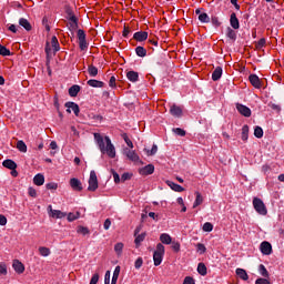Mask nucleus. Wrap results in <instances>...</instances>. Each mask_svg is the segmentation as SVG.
Masks as SVG:
<instances>
[{"instance_id": "31", "label": "nucleus", "mask_w": 284, "mask_h": 284, "mask_svg": "<svg viewBox=\"0 0 284 284\" xmlns=\"http://www.w3.org/2000/svg\"><path fill=\"white\" fill-rule=\"evenodd\" d=\"M72 20H70V30L71 32H74V30H79V18H71Z\"/></svg>"}, {"instance_id": "2", "label": "nucleus", "mask_w": 284, "mask_h": 284, "mask_svg": "<svg viewBox=\"0 0 284 284\" xmlns=\"http://www.w3.org/2000/svg\"><path fill=\"white\" fill-rule=\"evenodd\" d=\"M164 254H165V246H163V244L159 243L156 245V250L153 253V263H154L155 267H159V265H161V263H163Z\"/></svg>"}, {"instance_id": "8", "label": "nucleus", "mask_w": 284, "mask_h": 284, "mask_svg": "<svg viewBox=\"0 0 284 284\" xmlns=\"http://www.w3.org/2000/svg\"><path fill=\"white\" fill-rule=\"evenodd\" d=\"M236 110H237V112H240V114H242V116H246V118L252 116V110L246 105L237 103Z\"/></svg>"}, {"instance_id": "29", "label": "nucleus", "mask_w": 284, "mask_h": 284, "mask_svg": "<svg viewBox=\"0 0 284 284\" xmlns=\"http://www.w3.org/2000/svg\"><path fill=\"white\" fill-rule=\"evenodd\" d=\"M79 92H81V87L78 84H73L70 89H69V94L71 97H77L79 94Z\"/></svg>"}, {"instance_id": "52", "label": "nucleus", "mask_w": 284, "mask_h": 284, "mask_svg": "<svg viewBox=\"0 0 284 284\" xmlns=\"http://www.w3.org/2000/svg\"><path fill=\"white\" fill-rule=\"evenodd\" d=\"M174 134H176L178 136H185V130L181 129V128H175L173 129Z\"/></svg>"}, {"instance_id": "1", "label": "nucleus", "mask_w": 284, "mask_h": 284, "mask_svg": "<svg viewBox=\"0 0 284 284\" xmlns=\"http://www.w3.org/2000/svg\"><path fill=\"white\" fill-rule=\"evenodd\" d=\"M94 141L99 146L101 154H108L109 159H114V156H116V149L114 148V144H112L110 136L103 139L101 133H94Z\"/></svg>"}, {"instance_id": "53", "label": "nucleus", "mask_w": 284, "mask_h": 284, "mask_svg": "<svg viewBox=\"0 0 284 284\" xmlns=\"http://www.w3.org/2000/svg\"><path fill=\"white\" fill-rule=\"evenodd\" d=\"M132 32V30H130V27L124 26L123 31H122V37H124L125 39H128V37H130V33Z\"/></svg>"}, {"instance_id": "59", "label": "nucleus", "mask_w": 284, "mask_h": 284, "mask_svg": "<svg viewBox=\"0 0 284 284\" xmlns=\"http://www.w3.org/2000/svg\"><path fill=\"white\" fill-rule=\"evenodd\" d=\"M255 284H272V282L267 278L260 277L255 281Z\"/></svg>"}, {"instance_id": "23", "label": "nucleus", "mask_w": 284, "mask_h": 284, "mask_svg": "<svg viewBox=\"0 0 284 284\" xmlns=\"http://www.w3.org/2000/svg\"><path fill=\"white\" fill-rule=\"evenodd\" d=\"M19 26H21V28H24L27 32H30V30H32V24H30V21H28V19L26 18L19 19Z\"/></svg>"}, {"instance_id": "45", "label": "nucleus", "mask_w": 284, "mask_h": 284, "mask_svg": "<svg viewBox=\"0 0 284 284\" xmlns=\"http://www.w3.org/2000/svg\"><path fill=\"white\" fill-rule=\"evenodd\" d=\"M254 136H256V139H263V128L255 126Z\"/></svg>"}, {"instance_id": "32", "label": "nucleus", "mask_w": 284, "mask_h": 284, "mask_svg": "<svg viewBox=\"0 0 284 284\" xmlns=\"http://www.w3.org/2000/svg\"><path fill=\"white\" fill-rule=\"evenodd\" d=\"M17 150H19V152H28V145L26 144V142H23V140H19L17 142Z\"/></svg>"}, {"instance_id": "5", "label": "nucleus", "mask_w": 284, "mask_h": 284, "mask_svg": "<svg viewBox=\"0 0 284 284\" xmlns=\"http://www.w3.org/2000/svg\"><path fill=\"white\" fill-rule=\"evenodd\" d=\"M85 31L82 29L78 30L79 48L84 51L88 50V40L85 39Z\"/></svg>"}, {"instance_id": "40", "label": "nucleus", "mask_w": 284, "mask_h": 284, "mask_svg": "<svg viewBox=\"0 0 284 284\" xmlns=\"http://www.w3.org/2000/svg\"><path fill=\"white\" fill-rule=\"evenodd\" d=\"M197 19H199V21H201V23H210V16H207V13H205V12L200 13Z\"/></svg>"}, {"instance_id": "36", "label": "nucleus", "mask_w": 284, "mask_h": 284, "mask_svg": "<svg viewBox=\"0 0 284 284\" xmlns=\"http://www.w3.org/2000/svg\"><path fill=\"white\" fill-rule=\"evenodd\" d=\"M226 37L232 41H236V31H234V29H231L230 27L226 28Z\"/></svg>"}, {"instance_id": "50", "label": "nucleus", "mask_w": 284, "mask_h": 284, "mask_svg": "<svg viewBox=\"0 0 284 284\" xmlns=\"http://www.w3.org/2000/svg\"><path fill=\"white\" fill-rule=\"evenodd\" d=\"M135 270H141L143 267V257H138L135 263H134Z\"/></svg>"}, {"instance_id": "20", "label": "nucleus", "mask_w": 284, "mask_h": 284, "mask_svg": "<svg viewBox=\"0 0 284 284\" xmlns=\"http://www.w3.org/2000/svg\"><path fill=\"white\" fill-rule=\"evenodd\" d=\"M3 168L7 170H17V162L14 160L7 159L2 162Z\"/></svg>"}, {"instance_id": "13", "label": "nucleus", "mask_w": 284, "mask_h": 284, "mask_svg": "<svg viewBox=\"0 0 284 284\" xmlns=\"http://www.w3.org/2000/svg\"><path fill=\"white\" fill-rule=\"evenodd\" d=\"M134 41H139L140 43L143 41H148V31H138L133 34Z\"/></svg>"}, {"instance_id": "48", "label": "nucleus", "mask_w": 284, "mask_h": 284, "mask_svg": "<svg viewBox=\"0 0 284 284\" xmlns=\"http://www.w3.org/2000/svg\"><path fill=\"white\" fill-rule=\"evenodd\" d=\"M211 23L215 28H220V26H221V21L219 20V17H216V16H211Z\"/></svg>"}, {"instance_id": "43", "label": "nucleus", "mask_w": 284, "mask_h": 284, "mask_svg": "<svg viewBox=\"0 0 284 284\" xmlns=\"http://www.w3.org/2000/svg\"><path fill=\"white\" fill-rule=\"evenodd\" d=\"M122 139L125 141L126 145L130 148V150L134 149V143H132V140L128 136L126 133L122 134Z\"/></svg>"}, {"instance_id": "63", "label": "nucleus", "mask_w": 284, "mask_h": 284, "mask_svg": "<svg viewBox=\"0 0 284 284\" xmlns=\"http://www.w3.org/2000/svg\"><path fill=\"white\" fill-rule=\"evenodd\" d=\"M183 284H196V283L194 282V278H193V277L186 276V277L184 278Z\"/></svg>"}, {"instance_id": "57", "label": "nucleus", "mask_w": 284, "mask_h": 284, "mask_svg": "<svg viewBox=\"0 0 284 284\" xmlns=\"http://www.w3.org/2000/svg\"><path fill=\"white\" fill-rule=\"evenodd\" d=\"M114 251L116 252V254H121V252H123V243H116L114 245Z\"/></svg>"}, {"instance_id": "58", "label": "nucleus", "mask_w": 284, "mask_h": 284, "mask_svg": "<svg viewBox=\"0 0 284 284\" xmlns=\"http://www.w3.org/2000/svg\"><path fill=\"white\" fill-rule=\"evenodd\" d=\"M266 41H265V38H261L257 43H256V49L257 50H261V48H264Z\"/></svg>"}, {"instance_id": "4", "label": "nucleus", "mask_w": 284, "mask_h": 284, "mask_svg": "<svg viewBox=\"0 0 284 284\" xmlns=\"http://www.w3.org/2000/svg\"><path fill=\"white\" fill-rule=\"evenodd\" d=\"M88 190L89 192H97L99 190V179L97 178L95 171L90 172Z\"/></svg>"}, {"instance_id": "11", "label": "nucleus", "mask_w": 284, "mask_h": 284, "mask_svg": "<svg viewBox=\"0 0 284 284\" xmlns=\"http://www.w3.org/2000/svg\"><path fill=\"white\" fill-rule=\"evenodd\" d=\"M248 80H250V83L253 85V88H256L257 90H261V88L263 87L261 84V79L256 74H251L248 77Z\"/></svg>"}, {"instance_id": "15", "label": "nucleus", "mask_w": 284, "mask_h": 284, "mask_svg": "<svg viewBox=\"0 0 284 284\" xmlns=\"http://www.w3.org/2000/svg\"><path fill=\"white\" fill-rule=\"evenodd\" d=\"M70 185H71L72 190H75V192H81V190H83L81 181L77 178H72L70 180Z\"/></svg>"}, {"instance_id": "18", "label": "nucleus", "mask_w": 284, "mask_h": 284, "mask_svg": "<svg viewBox=\"0 0 284 284\" xmlns=\"http://www.w3.org/2000/svg\"><path fill=\"white\" fill-rule=\"evenodd\" d=\"M166 185L173 190V192H185V189L170 180L166 181Z\"/></svg>"}, {"instance_id": "64", "label": "nucleus", "mask_w": 284, "mask_h": 284, "mask_svg": "<svg viewBox=\"0 0 284 284\" xmlns=\"http://www.w3.org/2000/svg\"><path fill=\"white\" fill-rule=\"evenodd\" d=\"M104 284H110V271H106L104 275Z\"/></svg>"}, {"instance_id": "42", "label": "nucleus", "mask_w": 284, "mask_h": 284, "mask_svg": "<svg viewBox=\"0 0 284 284\" xmlns=\"http://www.w3.org/2000/svg\"><path fill=\"white\" fill-rule=\"evenodd\" d=\"M195 194H196V197L193 203V207H199V205L203 203V196L199 192H196Z\"/></svg>"}, {"instance_id": "28", "label": "nucleus", "mask_w": 284, "mask_h": 284, "mask_svg": "<svg viewBox=\"0 0 284 284\" xmlns=\"http://www.w3.org/2000/svg\"><path fill=\"white\" fill-rule=\"evenodd\" d=\"M135 54L143 59L144 57H148V50L142 45H139L135 48Z\"/></svg>"}, {"instance_id": "16", "label": "nucleus", "mask_w": 284, "mask_h": 284, "mask_svg": "<svg viewBox=\"0 0 284 284\" xmlns=\"http://www.w3.org/2000/svg\"><path fill=\"white\" fill-rule=\"evenodd\" d=\"M170 114H172V116H176L178 119H180V116H183V110L181 109V106L173 104L170 109Z\"/></svg>"}, {"instance_id": "25", "label": "nucleus", "mask_w": 284, "mask_h": 284, "mask_svg": "<svg viewBox=\"0 0 284 284\" xmlns=\"http://www.w3.org/2000/svg\"><path fill=\"white\" fill-rule=\"evenodd\" d=\"M126 78L129 79V81H131V83H136V81H139V72L129 71L126 73Z\"/></svg>"}, {"instance_id": "3", "label": "nucleus", "mask_w": 284, "mask_h": 284, "mask_svg": "<svg viewBox=\"0 0 284 284\" xmlns=\"http://www.w3.org/2000/svg\"><path fill=\"white\" fill-rule=\"evenodd\" d=\"M253 207L257 214H261V216H267V206H265V203L263 200L258 197L253 199Z\"/></svg>"}, {"instance_id": "14", "label": "nucleus", "mask_w": 284, "mask_h": 284, "mask_svg": "<svg viewBox=\"0 0 284 284\" xmlns=\"http://www.w3.org/2000/svg\"><path fill=\"white\" fill-rule=\"evenodd\" d=\"M12 267L17 274H23L26 272V266L19 260L13 261Z\"/></svg>"}, {"instance_id": "55", "label": "nucleus", "mask_w": 284, "mask_h": 284, "mask_svg": "<svg viewBox=\"0 0 284 284\" xmlns=\"http://www.w3.org/2000/svg\"><path fill=\"white\" fill-rule=\"evenodd\" d=\"M28 194H29V196H31L32 199H37V190H36L34 187L30 186V187L28 189Z\"/></svg>"}, {"instance_id": "19", "label": "nucleus", "mask_w": 284, "mask_h": 284, "mask_svg": "<svg viewBox=\"0 0 284 284\" xmlns=\"http://www.w3.org/2000/svg\"><path fill=\"white\" fill-rule=\"evenodd\" d=\"M87 85H89L90 88H103L105 83L103 81L91 79L87 81Z\"/></svg>"}, {"instance_id": "46", "label": "nucleus", "mask_w": 284, "mask_h": 284, "mask_svg": "<svg viewBox=\"0 0 284 284\" xmlns=\"http://www.w3.org/2000/svg\"><path fill=\"white\" fill-rule=\"evenodd\" d=\"M77 232L78 234H82V236H87V234H90V229L85 226H79Z\"/></svg>"}, {"instance_id": "60", "label": "nucleus", "mask_w": 284, "mask_h": 284, "mask_svg": "<svg viewBox=\"0 0 284 284\" xmlns=\"http://www.w3.org/2000/svg\"><path fill=\"white\" fill-rule=\"evenodd\" d=\"M268 106L272 109V110H275V112H281V105L276 104V103H268Z\"/></svg>"}, {"instance_id": "12", "label": "nucleus", "mask_w": 284, "mask_h": 284, "mask_svg": "<svg viewBox=\"0 0 284 284\" xmlns=\"http://www.w3.org/2000/svg\"><path fill=\"white\" fill-rule=\"evenodd\" d=\"M230 26L233 28V30H239V28H241V22L239 21L235 12L231 13Z\"/></svg>"}, {"instance_id": "26", "label": "nucleus", "mask_w": 284, "mask_h": 284, "mask_svg": "<svg viewBox=\"0 0 284 284\" xmlns=\"http://www.w3.org/2000/svg\"><path fill=\"white\" fill-rule=\"evenodd\" d=\"M160 241L164 245H170V244H172V236H170V234H168V233H162L160 235Z\"/></svg>"}, {"instance_id": "37", "label": "nucleus", "mask_w": 284, "mask_h": 284, "mask_svg": "<svg viewBox=\"0 0 284 284\" xmlns=\"http://www.w3.org/2000/svg\"><path fill=\"white\" fill-rule=\"evenodd\" d=\"M250 134V126L247 124L242 128V141H247Z\"/></svg>"}, {"instance_id": "62", "label": "nucleus", "mask_w": 284, "mask_h": 284, "mask_svg": "<svg viewBox=\"0 0 284 284\" xmlns=\"http://www.w3.org/2000/svg\"><path fill=\"white\" fill-rule=\"evenodd\" d=\"M99 283V273H95L92 275L90 284H97Z\"/></svg>"}, {"instance_id": "21", "label": "nucleus", "mask_w": 284, "mask_h": 284, "mask_svg": "<svg viewBox=\"0 0 284 284\" xmlns=\"http://www.w3.org/2000/svg\"><path fill=\"white\" fill-rule=\"evenodd\" d=\"M223 77V68L216 67L212 73V81H219Z\"/></svg>"}, {"instance_id": "7", "label": "nucleus", "mask_w": 284, "mask_h": 284, "mask_svg": "<svg viewBox=\"0 0 284 284\" xmlns=\"http://www.w3.org/2000/svg\"><path fill=\"white\" fill-rule=\"evenodd\" d=\"M64 108H67L68 114H75V116H79V113L81 112V109L79 108V104L75 102H65Z\"/></svg>"}, {"instance_id": "61", "label": "nucleus", "mask_w": 284, "mask_h": 284, "mask_svg": "<svg viewBox=\"0 0 284 284\" xmlns=\"http://www.w3.org/2000/svg\"><path fill=\"white\" fill-rule=\"evenodd\" d=\"M47 190H57V187H59V185L54 182H50L45 185Z\"/></svg>"}, {"instance_id": "33", "label": "nucleus", "mask_w": 284, "mask_h": 284, "mask_svg": "<svg viewBox=\"0 0 284 284\" xmlns=\"http://www.w3.org/2000/svg\"><path fill=\"white\" fill-rule=\"evenodd\" d=\"M88 72L90 77H97L99 74V68L94 67L93 64L88 65Z\"/></svg>"}, {"instance_id": "30", "label": "nucleus", "mask_w": 284, "mask_h": 284, "mask_svg": "<svg viewBox=\"0 0 284 284\" xmlns=\"http://www.w3.org/2000/svg\"><path fill=\"white\" fill-rule=\"evenodd\" d=\"M51 45L53 48V52H59V50H61V47L59 45V39H57V36H53L51 38Z\"/></svg>"}, {"instance_id": "44", "label": "nucleus", "mask_w": 284, "mask_h": 284, "mask_svg": "<svg viewBox=\"0 0 284 284\" xmlns=\"http://www.w3.org/2000/svg\"><path fill=\"white\" fill-rule=\"evenodd\" d=\"M38 250H39L40 256H48L49 254H51L49 247L40 246Z\"/></svg>"}, {"instance_id": "22", "label": "nucleus", "mask_w": 284, "mask_h": 284, "mask_svg": "<svg viewBox=\"0 0 284 284\" xmlns=\"http://www.w3.org/2000/svg\"><path fill=\"white\" fill-rule=\"evenodd\" d=\"M235 274L242 281H248V278H250V276L247 275V271H245L244 268H236Z\"/></svg>"}, {"instance_id": "10", "label": "nucleus", "mask_w": 284, "mask_h": 284, "mask_svg": "<svg viewBox=\"0 0 284 284\" xmlns=\"http://www.w3.org/2000/svg\"><path fill=\"white\" fill-rule=\"evenodd\" d=\"M139 174H141V176H150V174H154L153 164H148L146 166L139 169Z\"/></svg>"}, {"instance_id": "24", "label": "nucleus", "mask_w": 284, "mask_h": 284, "mask_svg": "<svg viewBox=\"0 0 284 284\" xmlns=\"http://www.w3.org/2000/svg\"><path fill=\"white\" fill-rule=\"evenodd\" d=\"M33 183H34V185H38V186L43 185L45 183V176H43V174H41V173H38L33 178Z\"/></svg>"}, {"instance_id": "6", "label": "nucleus", "mask_w": 284, "mask_h": 284, "mask_svg": "<svg viewBox=\"0 0 284 284\" xmlns=\"http://www.w3.org/2000/svg\"><path fill=\"white\" fill-rule=\"evenodd\" d=\"M123 154L126 156V159H129V161H132L133 163H139L140 161L139 154H136V151L132 149L124 148Z\"/></svg>"}, {"instance_id": "51", "label": "nucleus", "mask_w": 284, "mask_h": 284, "mask_svg": "<svg viewBox=\"0 0 284 284\" xmlns=\"http://www.w3.org/2000/svg\"><path fill=\"white\" fill-rule=\"evenodd\" d=\"M79 216H80L79 212L78 213H69L68 214V221L69 222L77 221V219H79Z\"/></svg>"}, {"instance_id": "9", "label": "nucleus", "mask_w": 284, "mask_h": 284, "mask_svg": "<svg viewBox=\"0 0 284 284\" xmlns=\"http://www.w3.org/2000/svg\"><path fill=\"white\" fill-rule=\"evenodd\" d=\"M260 250L264 256H270V254H272V244L267 241H264L261 243Z\"/></svg>"}, {"instance_id": "35", "label": "nucleus", "mask_w": 284, "mask_h": 284, "mask_svg": "<svg viewBox=\"0 0 284 284\" xmlns=\"http://www.w3.org/2000/svg\"><path fill=\"white\" fill-rule=\"evenodd\" d=\"M119 274H121V266L115 267L111 280V284H116V281H119Z\"/></svg>"}, {"instance_id": "38", "label": "nucleus", "mask_w": 284, "mask_h": 284, "mask_svg": "<svg viewBox=\"0 0 284 284\" xmlns=\"http://www.w3.org/2000/svg\"><path fill=\"white\" fill-rule=\"evenodd\" d=\"M145 236H146L145 233L138 234V235L135 236L134 243H135V246H136V247H139V245H141V243H143V241H145Z\"/></svg>"}, {"instance_id": "34", "label": "nucleus", "mask_w": 284, "mask_h": 284, "mask_svg": "<svg viewBox=\"0 0 284 284\" xmlns=\"http://www.w3.org/2000/svg\"><path fill=\"white\" fill-rule=\"evenodd\" d=\"M258 273H260L261 276H263L264 278H270V272H267V268L265 267V265L260 264V266H258Z\"/></svg>"}, {"instance_id": "49", "label": "nucleus", "mask_w": 284, "mask_h": 284, "mask_svg": "<svg viewBox=\"0 0 284 284\" xmlns=\"http://www.w3.org/2000/svg\"><path fill=\"white\" fill-rule=\"evenodd\" d=\"M202 230L203 232H212V230H214V225L210 222H205Z\"/></svg>"}, {"instance_id": "54", "label": "nucleus", "mask_w": 284, "mask_h": 284, "mask_svg": "<svg viewBox=\"0 0 284 284\" xmlns=\"http://www.w3.org/2000/svg\"><path fill=\"white\" fill-rule=\"evenodd\" d=\"M197 247V252H200V254H205V252L207 251V248L205 247V244L199 243L196 245Z\"/></svg>"}, {"instance_id": "27", "label": "nucleus", "mask_w": 284, "mask_h": 284, "mask_svg": "<svg viewBox=\"0 0 284 284\" xmlns=\"http://www.w3.org/2000/svg\"><path fill=\"white\" fill-rule=\"evenodd\" d=\"M197 274L201 276L207 275V266H205V263L201 262L197 264Z\"/></svg>"}, {"instance_id": "41", "label": "nucleus", "mask_w": 284, "mask_h": 284, "mask_svg": "<svg viewBox=\"0 0 284 284\" xmlns=\"http://www.w3.org/2000/svg\"><path fill=\"white\" fill-rule=\"evenodd\" d=\"M11 54H12V52H10V50L8 48L0 44V55L1 57H10Z\"/></svg>"}, {"instance_id": "39", "label": "nucleus", "mask_w": 284, "mask_h": 284, "mask_svg": "<svg viewBox=\"0 0 284 284\" xmlns=\"http://www.w3.org/2000/svg\"><path fill=\"white\" fill-rule=\"evenodd\" d=\"M50 216L52 219H65V213H63L59 210H54V211H52V214H50Z\"/></svg>"}, {"instance_id": "56", "label": "nucleus", "mask_w": 284, "mask_h": 284, "mask_svg": "<svg viewBox=\"0 0 284 284\" xmlns=\"http://www.w3.org/2000/svg\"><path fill=\"white\" fill-rule=\"evenodd\" d=\"M173 252H181V243L179 242H171Z\"/></svg>"}, {"instance_id": "47", "label": "nucleus", "mask_w": 284, "mask_h": 284, "mask_svg": "<svg viewBox=\"0 0 284 284\" xmlns=\"http://www.w3.org/2000/svg\"><path fill=\"white\" fill-rule=\"evenodd\" d=\"M159 152V146L156 144H153L151 150H146L148 156H154Z\"/></svg>"}, {"instance_id": "17", "label": "nucleus", "mask_w": 284, "mask_h": 284, "mask_svg": "<svg viewBox=\"0 0 284 284\" xmlns=\"http://www.w3.org/2000/svg\"><path fill=\"white\" fill-rule=\"evenodd\" d=\"M64 12L67 14L68 21H72V19H77V16H74V10H72V7H70V4L64 6Z\"/></svg>"}]
</instances>
